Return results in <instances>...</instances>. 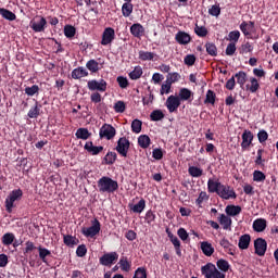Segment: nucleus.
<instances>
[{
	"mask_svg": "<svg viewBox=\"0 0 278 278\" xmlns=\"http://www.w3.org/2000/svg\"><path fill=\"white\" fill-rule=\"evenodd\" d=\"M98 190L100 194H114L118 190V181L108 176H102L98 180Z\"/></svg>",
	"mask_w": 278,
	"mask_h": 278,
	"instance_id": "nucleus-1",
	"label": "nucleus"
},
{
	"mask_svg": "<svg viewBox=\"0 0 278 278\" xmlns=\"http://www.w3.org/2000/svg\"><path fill=\"white\" fill-rule=\"evenodd\" d=\"M23 199V190L22 189H15L12 190L9 195L7 197L4 201V207L8 214H12V210H14V203L16 201H21Z\"/></svg>",
	"mask_w": 278,
	"mask_h": 278,
	"instance_id": "nucleus-2",
	"label": "nucleus"
},
{
	"mask_svg": "<svg viewBox=\"0 0 278 278\" xmlns=\"http://www.w3.org/2000/svg\"><path fill=\"white\" fill-rule=\"evenodd\" d=\"M29 27L35 34H40L47 29V18L42 15H36L30 22Z\"/></svg>",
	"mask_w": 278,
	"mask_h": 278,
	"instance_id": "nucleus-3",
	"label": "nucleus"
},
{
	"mask_svg": "<svg viewBox=\"0 0 278 278\" xmlns=\"http://www.w3.org/2000/svg\"><path fill=\"white\" fill-rule=\"evenodd\" d=\"M101 231V222L99 219L94 218L92 220L90 227H83L81 228V233L85 236V238H94L96 236H99Z\"/></svg>",
	"mask_w": 278,
	"mask_h": 278,
	"instance_id": "nucleus-4",
	"label": "nucleus"
},
{
	"mask_svg": "<svg viewBox=\"0 0 278 278\" xmlns=\"http://www.w3.org/2000/svg\"><path fill=\"white\" fill-rule=\"evenodd\" d=\"M131 147V142L127 137H121L117 140V146L115 147V151L122 156L127 157V154L129 153V148Z\"/></svg>",
	"mask_w": 278,
	"mask_h": 278,
	"instance_id": "nucleus-5",
	"label": "nucleus"
},
{
	"mask_svg": "<svg viewBox=\"0 0 278 278\" xmlns=\"http://www.w3.org/2000/svg\"><path fill=\"white\" fill-rule=\"evenodd\" d=\"M87 88L91 90V92H105V90H108V81H105V79H92L87 83Z\"/></svg>",
	"mask_w": 278,
	"mask_h": 278,
	"instance_id": "nucleus-6",
	"label": "nucleus"
},
{
	"mask_svg": "<svg viewBox=\"0 0 278 278\" xmlns=\"http://www.w3.org/2000/svg\"><path fill=\"white\" fill-rule=\"evenodd\" d=\"M217 194L220 197V199H224L225 201H229V199H237L238 197V194H236V190H233L231 186L223 184L220 185Z\"/></svg>",
	"mask_w": 278,
	"mask_h": 278,
	"instance_id": "nucleus-7",
	"label": "nucleus"
},
{
	"mask_svg": "<svg viewBox=\"0 0 278 278\" xmlns=\"http://www.w3.org/2000/svg\"><path fill=\"white\" fill-rule=\"evenodd\" d=\"M99 136L101 140L105 138V140H113V138L116 136V128L110 124H104L99 131Z\"/></svg>",
	"mask_w": 278,
	"mask_h": 278,
	"instance_id": "nucleus-8",
	"label": "nucleus"
},
{
	"mask_svg": "<svg viewBox=\"0 0 278 278\" xmlns=\"http://www.w3.org/2000/svg\"><path fill=\"white\" fill-rule=\"evenodd\" d=\"M116 38V31L112 27H106L102 33L101 45L102 47H108V45H112Z\"/></svg>",
	"mask_w": 278,
	"mask_h": 278,
	"instance_id": "nucleus-9",
	"label": "nucleus"
},
{
	"mask_svg": "<svg viewBox=\"0 0 278 278\" xmlns=\"http://www.w3.org/2000/svg\"><path fill=\"white\" fill-rule=\"evenodd\" d=\"M99 262L101 266H112V264H116V262H118V253L117 252L104 253L99 258Z\"/></svg>",
	"mask_w": 278,
	"mask_h": 278,
	"instance_id": "nucleus-10",
	"label": "nucleus"
},
{
	"mask_svg": "<svg viewBox=\"0 0 278 278\" xmlns=\"http://www.w3.org/2000/svg\"><path fill=\"white\" fill-rule=\"evenodd\" d=\"M180 105L181 101L177 96H169L165 102V106L167 108L169 114L177 112Z\"/></svg>",
	"mask_w": 278,
	"mask_h": 278,
	"instance_id": "nucleus-11",
	"label": "nucleus"
},
{
	"mask_svg": "<svg viewBox=\"0 0 278 278\" xmlns=\"http://www.w3.org/2000/svg\"><path fill=\"white\" fill-rule=\"evenodd\" d=\"M254 249L256 255H258L260 257H264V255H266V249H268V243L264 238H257L254 241Z\"/></svg>",
	"mask_w": 278,
	"mask_h": 278,
	"instance_id": "nucleus-12",
	"label": "nucleus"
},
{
	"mask_svg": "<svg viewBox=\"0 0 278 278\" xmlns=\"http://www.w3.org/2000/svg\"><path fill=\"white\" fill-rule=\"evenodd\" d=\"M241 138V149L247 151V149L253 144V132L251 130H244Z\"/></svg>",
	"mask_w": 278,
	"mask_h": 278,
	"instance_id": "nucleus-13",
	"label": "nucleus"
},
{
	"mask_svg": "<svg viewBox=\"0 0 278 278\" xmlns=\"http://www.w3.org/2000/svg\"><path fill=\"white\" fill-rule=\"evenodd\" d=\"M128 207L134 214H142L147 207V200L142 199L137 203H129Z\"/></svg>",
	"mask_w": 278,
	"mask_h": 278,
	"instance_id": "nucleus-14",
	"label": "nucleus"
},
{
	"mask_svg": "<svg viewBox=\"0 0 278 278\" xmlns=\"http://www.w3.org/2000/svg\"><path fill=\"white\" fill-rule=\"evenodd\" d=\"M175 40L178 45H190L192 37H190V34L179 30L175 36Z\"/></svg>",
	"mask_w": 278,
	"mask_h": 278,
	"instance_id": "nucleus-15",
	"label": "nucleus"
},
{
	"mask_svg": "<svg viewBox=\"0 0 278 278\" xmlns=\"http://www.w3.org/2000/svg\"><path fill=\"white\" fill-rule=\"evenodd\" d=\"M130 34L135 38H142L144 36V26L140 23L132 24L130 26Z\"/></svg>",
	"mask_w": 278,
	"mask_h": 278,
	"instance_id": "nucleus-16",
	"label": "nucleus"
},
{
	"mask_svg": "<svg viewBox=\"0 0 278 278\" xmlns=\"http://www.w3.org/2000/svg\"><path fill=\"white\" fill-rule=\"evenodd\" d=\"M84 149L87 153H90V155H99V153L103 151L102 146L97 147L92 143V141L86 142Z\"/></svg>",
	"mask_w": 278,
	"mask_h": 278,
	"instance_id": "nucleus-17",
	"label": "nucleus"
},
{
	"mask_svg": "<svg viewBox=\"0 0 278 278\" xmlns=\"http://www.w3.org/2000/svg\"><path fill=\"white\" fill-rule=\"evenodd\" d=\"M222 185L223 184L220 181L210 178L207 180V192H210V194H218Z\"/></svg>",
	"mask_w": 278,
	"mask_h": 278,
	"instance_id": "nucleus-18",
	"label": "nucleus"
},
{
	"mask_svg": "<svg viewBox=\"0 0 278 278\" xmlns=\"http://www.w3.org/2000/svg\"><path fill=\"white\" fill-rule=\"evenodd\" d=\"M216 265L213 263H207L206 265L201 267V273L205 278H212L214 275L215 270H217Z\"/></svg>",
	"mask_w": 278,
	"mask_h": 278,
	"instance_id": "nucleus-19",
	"label": "nucleus"
},
{
	"mask_svg": "<svg viewBox=\"0 0 278 278\" xmlns=\"http://www.w3.org/2000/svg\"><path fill=\"white\" fill-rule=\"evenodd\" d=\"M239 27L243 35L251 36V31H253V29H255V22H253V21L242 22Z\"/></svg>",
	"mask_w": 278,
	"mask_h": 278,
	"instance_id": "nucleus-20",
	"label": "nucleus"
},
{
	"mask_svg": "<svg viewBox=\"0 0 278 278\" xmlns=\"http://www.w3.org/2000/svg\"><path fill=\"white\" fill-rule=\"evenodd\" d=\"M218 223H219V225L223 226V229H225L226 231L227 230L231 231V225H232L231 217H229L225 214H220L218 217Z\"/></svg>",
	"mask_w": 278,
	"mask_h": 278,
	"instance_id": "nucleus-21",
	"label": "nucleus"
},
{
	"mask_svg": "<svg viewBox=\"0 0 278 278\" xmlns=\"http://www.w3.org/2000/svg\"><path fill=\"white\" fill-rule=\"evenodd\" d=\"M194 93L188 88H181L178 93V99L181 101H191Z\"/></svg>",
	"mask_w": 278,
	"mask_h": 278,
	"instance_id": "nucleus-22",
	"label": "nucleus"
},
{
	"mask_svg": "<svg viewBox=\"0 0 278 278\" xmlns=\"http://www.w3.org/2000/svg\"><path fill=\"white\" fill-rule=\"evenodd\" d=\"M251 244V235H243L239 238L238 247L241 249V251H245V249H249V245Z\"/></svg>",
	"mask_w": 278,
	"mask_h": 278,
	"instance_id": "nucleus-23",
	"label": "nucleus"
},
{
	"mask_svg": "<svg viewBox=\"0 0 278 278\" xmlns=\"http://www.w3.org/2000/svg\"><path fill=\"white\" fill-rule=\"evenodd\" d=\"M225 212L227 216H238L241 214L242 207L240 205L230 204L226 206Z\"/></svg>",
	"mask_w": 278,
	"mask_h": 278,
	"instance_id": "nucleus-24",
	"label": "nucleus"
},
{
	"mask_svg": "<svg viewBox=\"0 0 278 278\" xmlns=\"http://www.w3.org/2000/svg\"><path fill=\"white\" fill-rule=\"evenodd\" d=\"M155 58H157V54L154 52L139 51V60H141V62H152Z\"/></svg>",
	"mask_w": 278,
	"mask_h": 278,
	"instance_id": "nucleus-25",
	"label": "nucleus"
},
{
	"mask_svg": "<svg viewBox=\"0 0 278 278\" xmlns=\"http://www.w3.org/2000/svg\"><path fill=\"white\" fill-rule=\"evenodd\" d=\"M253 229L257 233H262L266 229V219L258 218L253 222Z\"/></svg>",
	"mask_w": 278,
	"mask_h": 278,
	"instance_id": "nucleus-26",
	"label": "nucleus"
},
{
	"mask_svg": "<svg viewBox=\"0 0 278 278\" xmlns=\"http://www.w3.org/2000/svg\"><path fill=\"white\" fill-rule=\"evenodd\" d=\"M201 250L202 253L206 255V257H212V255H214V247H212V243L207 241H203L201 243Z\"/></svg>",
	"mask_w": 278,
	"mask_h": 278,
	"instance_id": "nucleus-27",
	"label": "nucleus"
},
{
	"mask_svg": "<svg viewBox=\"0 0 278 278\" xmlns=\"http://www.w3.org/2000/svg\"><path fill=\"white\" fill-rule=\"evenodd\" d=\"M81 77H88V71L86 68L80 66L72 71L73 79H81Z\"/></svg>",
	"mask_w": 278,
	"mask_h": 278,
	"instance_id": "nucleus-28",
	"label": "nucleus"
},
{
	"mask_svg": "<svg viewBox=\"0 0 278 278\" xmlns=\"http://www.w3.org/2000/svg\"><path fill=\"white\" fill-rule=\"evenodd\" d=\"M236 79H237V84H239L240 88L242 90H244V85L247 84V74L244 71H240L238 73L235 74Z\"/></svg>",
	"mask_w": 278,
	"mask_h": 278,
	"instance_id": "nucleus-29",
	"label": "nucleus"
},
{
	"mask_svg": "<svg viewBox=\"0 0 278 278\" xmlns=\"http://www.w3.org/2000/svg\"><path fill=\"white\" fill-rule=\"evenodd\" d=\"M0 16L5 21H16V14L5 8H0Z\"/></svg>",
	"mask_w": 278,
	"mask_h": 278,
	"instance_id": "nucleus-30",
	"label": "nucleus"
},
{
	"mask_svg": "<svg viewBox=\"0 0 278 278\" xmlns=\"http://www.w3.org/2000/svg\"><path fill=\"white\" fill-rule=\"evenodd\" d=\"M40 108H42V105L36 102L27 113L28 118H38V116H40Z\"/></svg>",
	"mask_w": 278,
	"mask_h": 278,
	"instance_id": "nucleus-31",
	"label": "nucleus"
},
{
	"mask_svg": "<svg viewBox=\"0 0 278 278\" xmlns=\"http://www.w3.org/2000/svg\"><path fill=\"white\" fill-rule=\"evenodd\" d=\"M250 84L245 86V90H249L252 93H255L260 90V83L257 81V78L251 77L250 78Z\"/></svg>",
	"mask_w": 278,
	"mask_h": 278,
	"instance_id": "nucleus-32",
	"label": "nucleus"
},
{
	"mask_svg": "<svg viewBox=\"0 0 278 278\" xmlns=\"http://www.w3.org/2000/svg\"><path fill=\"white\" fill-rule=\"evenodd\" d=\"M75 136L78 140H88L92 134H90L88 128H78Z\"/></svg>",
	"mask_w": 278,
	"mask_h": 278,
	"instance_id": "nucleus-33",
	"label": "nucleus"
},
{
	"mask_svg": "<svg viewBox=\"0 0 278 278\" xmlns=\"http://www.w3.org/2000/svg\"><path fill=\"white\" fill-rule=\"evenodd\" d=\"M164 112L160 109H156L151 112L150 121H152L153 123H157L159 121H164Z\"/></svg>",
	"mask_w": 278,
	"mask_h": 278,
	"instance_id": "nucleus-34",
	"label": "nucleus"
},
{
	"mask_svg": "<svg viewBox=\"0 0 278 278\" xmlns=\"http://www.w3.org/2000/svg\"><path fill=\"white\" fill-rule=\"evenodd\" d=\"M134 12V4H131V2H125L122 5V14L123 16H125V18H129V16H131Z\"/></svg>",
	"mask_w": 278,
	"mask_h": 278,
	"instance_id": "nucleus-35",
	"label": "nucleus"
},
{
	"mask_svg": "<svg viewBox=\"0 0 278 278\" xmlns=\"http://www.w3.org/2000/svg\"><path fill=\"white\" fill-rule=\"evenodd\" d=\"M138 144L141 149H149V147H151V138L147 135H141L138 138Z\"/></svg>",
	"mask_w": 278,
	"mask_h": 278,
	"instance_id": "nucleus-36",
	"label": "nucleus"
},
{
	"mask_svg": "<svg viewBox=\"0 0 278 278\" xmlns=\"http://www.w3.org/2000/svg\"><path fill=\"white\" fill-rule=\"evenodd\" d=\"M14 240H16V237L13 232H7L2 236V244L4 247H10V244L14 243Z\"/></svg>",
	"mask_w": 278,
	"mask_h": 278,
	"instance_id": "nucleus-37",
	"label": "nucleus"
},
{
	"mask_svg": "<svg viewBox=\"0 0 278 278\" xmlns=\"http://www.w3.org/2000/svg\"><path fill=\"white\" fill-rule=\"evenodd\" d=\"M75 34H77V28L73 25H65L64 26V36L65 38H68L72 40V38H75Z\"/></svg>",
	"mask_w": 278,
	"mask_h": 278,
	"instance_id": "nucleus-38",
	"label": "nucleus"
},
{
	"mask_svg": "<svg viewBox=\"0 0 278 278\" xmlns=\"http://www.w3.org/2000/svg\"><path fill=\"white\" fill-rule=\"evenodd\" d=\"M205 49L206 53L212 58H216V55H218V48H216V45L214 42H206Z\"/></svg>",
	"mask_w": 278,
	"mask_h": 278,
	"instance_id": "nucleus-39",
	"label": "nucleus"
},
{
	"mask_svg": "<svg viewBox=\"0 0 278 278\" xmlns=\"http://www.w3.org/2000/svg\"><path fill=\"white\" fill-rule=\"evenodd\" d=\"M240 55H245L247 53H253V45L249 41L242 43L239 48Z\"/></svg>",
	"mask_w": 278,
	"mask_h": 278,
	"instance_id": "nucleus-40",
	"label": "nucleus"
},
{
	"mask_svg": "<svg viewBox=\"0 0 278 278\" xmlns=\"http://www.w3.org/2000/svg\"><path fill=\"white\" fill-rule=\"evenodd\" d=\"M179 79H181V75L177 72H174V73L167 74L165 81H167V84L173 86V84H177V81H179Z\"/></svg>",
	"mask_w": 278,
	"mask_h": 278,
	"instance_id": "nucleus-41",
	"label": "nucleus"
},
{
	"mask_svg": "<svg viewBox=\"0 0 278 278\" xmlns=\"http://www.w3.org/2000/svg\"><path fill=\"white\" fill-rule=\"evenodd\" d=\"M165 231L167 233V238H169L172 244L174 245V249L177 247H181V241L179 240V238H177V236L173 235L169 228H166Z\"/></svg>",
	"mask_w": 278,
	"mask_h": 278,
	"instance_id": "nucleus-42",
	"label": "nucleus"
},
{
	"mask_svg": "<svg viewBox=\"0 0 278 278\" xmlns=\"http://www.w3.org/2000/svg\"><path fill=\"white\" fill-rule=\"evenodd\" d=\"M37 249L39 251V258L41 260V262H43V264H47V257L51 255V251L42 247H38Z\"/></svg>",
	"mask_w": 278,
	"mask_h": 278,
	"instance_id": "nucleus-43",
	"label": "nucleus"
},
{
	"mask_svg": "<svg viewBox=\"0 0 278 278\" xmlns=\"http://www.w3.org/2000/svg\"><path fill=\"white\" fill-rule=\"evenodd\" d=\"M130 79L136 81L137 79H140L142 77V67L140 65H137L132 72L129 74Z\"/></svg>",
	"mask_w": 278,
	"mask_h": 278,
	"instance_id": "nucleus-44",
	"label": "nucleus"
},
{
	"mask_svg": "<svg viewBox=\"0 0 278 278\" xmlns=\"http://www.w3.org/2000/svg\"><path fill=\"white\" fill-rule=\"evenodd\" d=\"M217 268L222 270V273H228L229 268H231V265H229V262L220 258L216 262Z\"/></svg>",
	"mask_w": 278,
	"mask_h": 278,
	"instance_id": "nucleus-45",
	"label": "nucleus"
},
{
	"mask_svg": "<svg viewBox=\"0 0 278 278\" xmlns=\"http://www.w3.org/2000/svg\"><path fill=\"white\" fill-rule=\"evenodd\" d=\"M118 155L116 154V152H108L104 156V163L108 164L109 166H112V164H114V162H116Z\"/></svg>",
	"mask_w": 278,
	"mask_h": 278,
	"instance_id": "nucleus-46",
	"label": "nucleus"
},
{
	"mask_svg": "<svg viewBox=\"0 0 278 278\" xmlns=\"http://www.w3.org/2000/svg\"><path fill=\"white\" fill-rule=\"evenodd\" d=\"M86 67L90 73H99V62L97 60L91 59L86 63Z\"/></svg>",
	"mask_w": 278,
	"mask_h": 278,
	"instance_id": "nucleus-47",
	"label": "nucleus"
},
{
	"mask_svg": "<svg viewBox=\"0 0 278 278\" xmlns=\"http://www.w3.org/2000/svg\"><path fill=\"white\" fill-rule=\"evenodd\" d=\"M264 155V149L260 148L256 152V160L254 161V164L256 166H264L266 164V159H263Z\"/></svg>",
	"mask_w": 278,
	"mask_h": 278,
	"instance_id": "nucleus-48",
	"label": "nucleus"
},
{
	"mask_svg": "<svg viewBox=\"0 0 278 278\" xmlns=\"http://www.w3.org/2000/svg\"><path fill=\"white\" fill-rule=\"evenodd\" d=\"M194 34H197L199 38H205L210 31L205 26H199V24H195Z\"/></svg>",
	"mask_w": 278,
	"mask_h": 278,
	"instance_id": "nucleus-49",
	"label": "nucleus"
},
{
	"mask_svg": "<svg viewBox=\"0 0 278 278\" xmlns=\"http://www.w3.org/2000/svg\"><path fill=\"white\" fill-rule=\"evenodd\" d=\"M253 181H256L257 184L266 181V174H264L262 170L255 169L253 172Z\"/></svg>",
	"mask_w": 278,
	"mask_h": 278,
	"instance_id": "nucleus-50",
	"label": "nucleus"
},
{
	"mask_svg": "<svg viewBox=\"0 0 278 278\" xmlns=\"http://www.w3.org/2000/svg\"><path fill=\"white\" fill-rule=\"evenodd\" d=\"M118 264L119 268L124 270V273H129V270H131V264L129 263L127 257H122Z\"/></svg>",
	"mask_w": 278,
	"mask_h": 278,
	"instance_id": "nucleus-51",
	"label": "nucleus"
},
{
	"mask_svg": "<svg viewBox=\"0 0 278 278\" xmlns=\"http://www.w3.org/2000/svg\"><path fill=\"white\" fill-rule=\"evenodd\" d=\"M188 173L191 177H201L203 175V169L198 166H190Z\"/></svg>",
	"mask_w": 278,
	"mask_h": 278,
	"instance_id": "nucleus-52",
	"label": "nucleus"
},
{
	"mask_svg": "<svg viewBox=\"0 0 278 278\" xmlns=\"http://www.w3.org/2000/svg\"><path fill=\"white\" fill-rule=\"evenodd\" d=\"M63 242L66 247H75L77 244V238L71 235L63 236Z\"/></svg>",
	"mask_w": 278,
	"mask_h": 278,
	"instance_id": "nucleus-53",
	"label": "nucleus"
},
{
	"mask_svg": "<svg viewBox=\"0 0 278 278\" xmlns=\"http://www.w3.org/2000/svg\"><path fill=\"white\" fill-rule=\"evenodd\" d=\"M131 131L132 134H140V131H142V121L134 119L131 123Z\"/></svg>",
	"mask_w": 278,
	"mask_h": 278,
	"instance_id": "nucleus-54",
	"label": "nucleus"
},
{
	"mask_svg": "<svg viewBox=\"0 0 278 278\" xmlns=\"http://www.w3.org/2000/svg\"><path fill=\"white\" fill-rule=\"evenodd\" d=\"M204 103H211V105H214L216 103V93L213 90L206 91V98L204 100Z\"/></svg>",
	"mask_w": 278,
	"mask_h": 278,
	"instance_id": "nucleus-55",
	"label": "nucleus"
},
{
	"mask_svg": "<svg viewBox=\"0 0 278 278\" xmlns=\"http://www.w3.org/2000/svg\"><path fill=\"white\" fill-rule=\"evenodd\" d=\"M155 218H157L155 215V212H153L152 210L147 211L144 216V220L147 225H151L152 223H155Z\"/></svg>",
	"mask_w": 278,
	"mask_h": 278,
	"instance_id": "nucleus-56",
	"label": "nucleus"
},
{
	"mask_svg": "<svg viewBox=\"0 0 278 278\" xmlns=\"http://www.w3.org/2000/svg\"><path fill=\"white\" fill-rule=\"evenodd\" d=\"M38 92H40V87H38V85H33L31 87L25 88V94L28 97H34V94H38Z\"/></svg>",
	"mask_w": 278,
	"mask_h": 278,
	"instance_id": "nucleus-57",
	"label": "nucleus"
},
{
	"mask_svg": "<svg viewBox=\"0 0 278 278\" xmlns=\"http://www.w3.org/2000/svg\"><path fill=\"white\" fill-rule=\"evenodd\" d=\"M125 110H127V105L125 104L124 101H117L115 104H114V111L117 113V114H123V112H125Z\"/></svg>",
	"mask_w": 278,
	"mask_h": 278,
	"instance_id": "nucleus-58",
	"label": "nucleus"
},
{
	"mask_svg": "<svg viewBox=\"0 0 278 278\" xmlns=\"http://www.w3.org/2000/svg\"><path fill=\"white\" fill-rule=\"evenodd\" d=\"M197 62V56L194 54H187L184 59V63L186 66H194V63Z\"/></svg>",
	"mask_w": 278,
	"mask_h": 278,
	"instance_id": "nucleus-59",
	"label": "nucleus"
},
{
	"mask_svg": "<svg viewBox=\"0 0 278 278\" xmlns=\"http://www.w3.org/2000/svg\"><path fill=\"white\" fill-rule=\"evenodd\" d=\"M228 40H230V42H238L240 40V30H232L228 34Z\"/></svg>",
	"mask_w": 278,
	"mask_h": 278,
	"instance_id": "nucleus-60",
	"label": "nucleus"
},
{
	"mask_svg": "<svg viewBox=\"0 0 278 278\" xmlns=\"http://www.w3.org/2000/svg\"><path fill=\"white\" fill-rule=\"evenodd\" d=\"M257 139L261 144H264L268 140V132L264 129L257 132Z\"/></svg>",
	"mask_w": 278,
	"mask_h": 278,
	"instance_id": "nucleus-61",
	"label": "nucleus"
},
{
	"mask_svg": "<svg viewBox=\"0 0 278 278\" xmlns=\"http://www.w3.org/2000/svg\"><path fill=\"white\" fill-rule=\"evenodd\" d=\"M208 14H210L211 16H216V17L220 16V5H218V4L212 5V7L208 9Z\"/></svg>",
	"mask_w": 278,
	"mask_h": 278,
	"instance_id": "nucleus-62",
	"label": "nucleus"
},
{
	"mask_svg": "<svg viewBox=\"0 0 278 278\" xmlns=\"http://www.w3.org/2000/svg\"><path fill=\"white\" fill-rule=\"evenodd\" d=\"M170 88H173V85H169V83L165 80V84L161 86L160 94H170Z\"/></svg>",
	"mask_w": 278,
	"mask_h": 278,
	"instance_id": "nucleus-63",
	"label": "nucleus"
},
{
	"mask_svg": "<svg viewBox=\"0 0 278 278\" xmlns=\"http://www.w3.org/2000/svg\"><path fill=\"white\" fill-rule=\"evenodd\" d=\"M86 253H88V249L86 248V244H80L76 249V255L77 257H86Z\"/></svg>",
	"mask_w": 278,
	"mask_h": 278,
	"instance_id": "nucleus-64",
	"label": "nucleus"
}]
</instances>
